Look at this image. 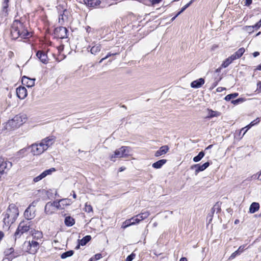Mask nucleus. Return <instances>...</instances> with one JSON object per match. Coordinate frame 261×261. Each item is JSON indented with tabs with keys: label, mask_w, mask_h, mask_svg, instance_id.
Segmentation results:
<instances>
[{
	"label": "nucleus",
	"mask_w": 261,
	"mask_h": 261,
	"mask_svg": "<svg viewBox=\"0 0 261 261\" xmlns=\"http://www.w3.org/2000/svg\"><path fill=\"white\" fill-rule=\"evenodd\" d=\"M11 34L14 39H16L19 37L21 38H29L31 36V33L27 30L23 24L18 20H15L13 22Z\"/></svg>",
	"instance_id": "nucleus-1"
},
{
	"label": "nucleus",
	"mask_w": 261,
	"mask_h": 261,
	"mask_svg": "<svg viewBox=\"0 0 261 261\" xmlns=\"http://www.w3.org/2000/svg\"><path fill=\"white\" fill-rule=\"evenodd\" d=\"M55 138L53 136L47 137L43 139L39 144L31 145V152L34 155H39L42 153L55 142Z\"/></svg>",
	"instance_id": "nucleus-2"
},
{
	"label": "nucleus",
	"mask_w": 261,
	"mask_h": 261,
	"mask_svg": "<svg viewBox=\"0 0 261 261\" xmlns=\"http://www.w3.org/2000/svg\"><path fill=\"white\" fill-rule=\"evenodd\" d=\"M27 119L25 114H20L17 115L6 123V129L11 130L19 127L26 121Z\"/></svg>",
	"instance_id": "nucleus-3"
},
{
	"label": "nucleus",
	"mask_w": 261,
	"mask_h": 261,
	"mask_svg": "<svg viewBox=\"0 0 261 261\" xmlns=\"http://www.w3.org/2000/svg\"><path fill=\"white\" fill-rule=\"evenodd\" d=\"M32 225V222L28 220H23L19 224L18 227L14 234V239L19 238L24 233L28 232Z\"/></svg>",
	"instance_id": "nucleus-4"
},
{
	"label": "nucleus",
	"mask_w": 261,
	"mask_h": 261,
	"mask_svg": "<svg viewBox=\"0 0 261 261\" xmlns=\"http://www.w3.org/2000/svg\"><path fill=\"white\" fill-rule=\"evenodd\" d=\"M18 214V210L15 206L10 205L7 210L4 220L5 222H9V221H11L13 222L17 218Z\"/></svg>",
	"instance_id": "nucleus-5"
},
{
	"label": "nucleus",
	"mask_w": 261,
	"mask_h": 261,
	"mask_svg": "<svg viewBox=\"0 0 261 261\" xmlns=\"http://www.w3.org/2000/svg\"><path fill=\"white\" fill-rule=\"evenodd\" d=\"M130 148L127 146H122L116 149L114 153L110 156V160L115 162V158H124L129 155Z\"/></svg>",
	"instance_id": "nucleus-6"
},
{
	"label": "nucleus",
	"mask_w": 261,
	"mask_h": 261,
	"mask_svg": "<svg viewBox=\"0 0 261 261\" xmlns=\"http://www.w3.org/2000/svg\"><path fill=\"white\" fill-rule=\"evenodd\" d=\"M12 166L11 162L7 161L6 159L0 155V178L2 175L8 172Z\"/></svg>",
	"instance_id": "nucleus-7"
},
{
	"label": "nucleus",
	"mask_w": 261,
	"mask_h": 261,
	"mask_svg": "<svg viewBox=\"0 0 261 261\" xmlns=\"http://www.w3.org/2000/svg\"><path fill=\"white\" fill-rule=\"evenodd\" d=\"M60 206L59 204L57 203V201L53 202H47L44 207V212L46 215L53 214L56 210H59Z\"/></svg>",
	"instance_id": "nucleus-8"
},
{
	"label": "nucleus",
	"mask_w": 261,
	"mask_h": 261,
	"mask_svg": "<svg viewBox=\"0 0 261 261\" xmlns=\"http://www.w3.org/2000/svg\"><path fill=\"white\" fill-rule=\"evenodd\" d=\"M62 10L59 12V22L61 24H63L65 22H67L70 16V12L66 9L62 8Z\"/></svg>",
	"instance_id": "nucleus-9"
},
{
	"label": "nucleus",
	"mask_w": 261,
	"mask_h": 261,
	"mask_svg": "<svg viewBox=\"0 0 261 261\" xmlns=\"http://www.w3.org/2000/svg\"><path fill=\"white\" fill-rule=\"evenodd\" d=\"M67 30L65 27H60L55 29V34L57 37L61 39L67 37Z\"/></svg>",
	"instance_id": "nucleus-10"
},
{
	"label": "nucleus",
	"mask_w": 261,
	"mask_h": 261,
	"mask_svg": "<svg viewBox=\"0 0 261 261\" xmlns=\"http://www.w3.org/2000/svg\"><path fill=\"white\" fill-rule=\"evenodd\" d=\"M56 171V170L55 168H51L49 169L46 170L39 175L35 177L33 179V181L34 182H38L39 181L41 180V179L45 177L47 175L51 174L53 172Z\"/></svg>",
	"instance_id": "nucleus-11"
},
{
	"label": "nucleus",
	"mask_w": 261,
	"mask_h": 261,
	"mask_svg": "<svg viewBox=\"0 0 261 261\" xmlns=\"http://www.w3.org/2000/svg\"><path fill=\"white\" fill-rule=\"evenodd\" d=\"M24 216L28 221L33 219L35 217V208H31V206H28L24 212Z\"/></svg>",
	"instance_id": "nucleus-12"
},
{
	"label": "nucleus",
	"mask_w": 261,
	"mask_h": 261,
	"mask_svg": "<svg viewBox=\"0 0 261 261\" xmlns=\"http://www.w3.org/2000/svg\"><path fill=\"white\" fill-rule=\"evenodd\" d=\"M17 97L20 99H23L27 96V89L24 87H19L16 89Z\"/></svg>",
	"instance_id": "nucleus-13"
},
{
	"label": "nucleus",
	"mask_w": 261,
	"mask_h": 261,
	"mask_svg": "<svg viewBox=\"0 0 261 261\" xmlns=\"http://www.w3.org/2000/svg\"><path fill=\"white\" fill-rule=\"evenodd\" d=\"M210 165L209 162H206L202 165L196 164L191 167V169L196 168L195 173L197 174L198 172L204 170Z\"/></svg>",
	"instance_id": "nucleus-14"
},
{
	"label": "nucleus",
	"mask_w": 261,
	"mask_h": 261,
	"mask_svg": "<svg viewBox=\"0 0 261 261\" xmlns=\"http://www.w3.org/2000/svg\"><path fill=\"white\" fill-rule=\"evenodd\" d=\"M35 79H30L25 76H23L22 78V83L23 85L28 87H32L35 85Z\"/></svg>",
	"instance_id": "nucleus-15"
},
{
	"label": "nucleus",
	"mask_w": 261,
	"mask_h": 261,
	"mask_svg": "<svg viewBox=\"0 0 261 261\" xmlns=\"http://www.w3.org/2000/svg\"><path fill=\"white\" fill-rule=\"evenodd\" d=\"M57 204H59L60 207L59 210H62L64 208L65 206H67L70 205L72 201L71 200V199L68 198H64L62 199H60L58 201H57Z\"/></svg>",
	"instance_id": "nucleus-16"
},
{
	"label": "nucleus",
	"mask_w": 261,
	"mask_h": 261,
	"mask_svg": "<svg viewBox=\"0 0 261 261\" xmlns=\"http://www.w3.org/2000/svg\"><path fill=\"white\" fill-rule=\"evenodd\" d=\"M169 148L167 145H164L160 148L159 150H158L155 154L154 155L156 157H159L161 155L165 154L169 150Z\"/></svg>",
	"instance_id": "nucleus-17"
},
{
	"label": "nucleus",
	"mask_w": 261,
	"mask_h": 261,
	"mask_svg": "<svg viewBox=\"0 0 261 261\" xmlns=\"http://www.w3.org/2000/svg\"><path fill=\"white\" fill-rule=\"evenodd\" d=\"M36 56L43 63L47 64L48 63V58L44 52L39 50L37 53Z\"/></svg>",
	"instance_id": "nucleus-18"
},
{
	"label": "nucleus",
	"mask_w": 261,
	"mask_h": 261,
	"mask_svg": "<svg viewBox=\"0 0 261 261\" xmlns=\"http://www.w3.org/2000/svg\"><path fill=\"white\" fill-rule=\"evenodd\" d=\"M245 247L246 245H245L240 246L237 250L231 254L229 257V259L232 260L237 256L240 255L245 250Z\"/></svg>",
	"instance_id": "nucleus-19"
},
{
	"label": "nucleus",
	"mask_w": 261,
	"mask_h": 261,
	"mask_svg": "<svg viewBox=\"0 0 261 261\" xmlns=\"http://www.w3.org/2000/svg\"><path fill=\"white\" fill-rule=\"evenodd\" d=\"M204 84V80L203 78H200L197 80L193 81L191 83V87L193 88H198L201 87Z\"/></svg>",
	"instance_id": "nucleus-20"
},
{
	"label": "nucleus",
	"mask_w": 261,
	"mask_h": 261,
	"mask_svg": "<svg viewBox=\"0 0 261 261\" xmlns=\"http://www.w3.org/2000/svg\"><path fill=\"white\" fill-rule=\"evenodd\" d=\"M84 3L89 7H96L100 4L99 0H84Z\"/></svg>",
	"instance_id": "nucleus-21"
},
{
	"label": "nucleus",
	"mask_w": 261,
	"mask_h": 261,
	"mask_svg": "<svg viewBox=\"0 0 261 261\" xmlns=\"http://www.w3.org/2000/svg\"><path fill=\"white\" fill-rule=\"evenodd\" d=\"M245 51V49L244 47H241L236 52H235L233 55L231 56L233 59L234 60L239 59L242 57Z\"/></svg>",
	"instance_id": "nucleus-22"
},
{
	"label": "nucleus",
	"mask_w": 261,
	"mask_h": 261,
	"mask_svg": "<svg viewBox=\"0 0 261 261\" xmlns=\"http://www.w3.org/2000/svg\"><path fill=\"white\" fill-rule=\"evenodd\" d=\"M32 248V254H35L39 248V243L35 241H29Z\"/></svg>",
	"instance_id": "nucleus-23"
},
{
	"label": "nucleus",
	"mask_w": 261,
	"mask_h": 261,
	"mask_svg": "<svg viewBox=\"0 0 261 261\" xmlns=\"http://www.w3.org/2000/svg\"><path fill=\"white\" fill-rule=\"evenodd\" d=\"M207 116L206 118H212L215 117H219L221 115V113L217 111H213L211 109H207Z\"/></svg>",
	"instance_id": "nucleus-24"
},
{
	"label": "nucleus",
	"mask_w": 261,
	"mask_h": 261,
	"mask_svg": "<svg viewBox=\"0 0 261 261\" xmlns=\"http://www.w3.org/2000/svg\"><path fill=\"white\" fill-rule=\"evenodd\" d=\"M167 162V160L165 159L160 160L152 164V167L155 169H159L161 168V167L164 165Z\"/></svg>",
	"instance_id": "nucleus-25"
},
{
	"label": "nucleus",
	"mask_w": 261,
	"mask_h": 261,
	"mask_svg": "<svg viewBox=\"0 0 261 261\" xmlns=\"http://www.w3.org/2000/svg\"><path fill=\"white\" fill-rule=\"evenodd\" d=\"M259 208V204L257 202H253L249 208V212L251 213H254Z\"/></svg>",
	"instance_id": "nucleus-26"
},
{
	"label": "nucleus",
	"mask_w": 261,
	"mask_h": 261,
	"mask_svg": "<svg viewBox=\"0 0 261 261\" xmlns=\"http://www.w3.org/2000/svg\"><path fill=\"white\" fill-rule=\"evenodd\" d=\"M64 222L66 226H71L75 223V221L73 218L68 216L65 218Z\"/></svg>",
	"instance_id": "nucleus-27"
},
{
	"label": "nucleus",
	"mask_w": 261,
	"mask_h": 261,
	"mask_svg": "<svg viewBox=\"0 0 261 261\" xmlns=\"http://www.w3.org/2000/svg\"><path fill=\"white\" fill-rule=\"evenodd\" d=\"M234 61L233 59L231 56H230L228 58H227L225 61H223L221 65V67L226 68L228 66L231 62Z\"/></svg>",
	"instance_id": "nucleus-28"
},
{
	"label": "nucleus",
	"mask_w": 261,
	"mask_h": 261,
	"mask_svg": "<svg viewBox=\"0 0 261 261\" xmlns=\"http://www.w3.org/2000/svg\"><path fill=\"white\" fill-rule=\"evenodd\" d=\"M101 49V46L100 44H96L95 45L92 47L90 51L91 54L95 55L97 53L99 52Z\"/></svg>",
	"instance_id": "nucleus-29"
},
{
	"label": "nucleus",
	"mask_w": 261,
	"mask_h": 261,
	"mask_svg": "<svg viewBox=\"0 0 261 261\" xmlns=\"http://www.w3.org/2000/svg\"><path fill=\"white\" fill-rule=\"evenodd\" d=\"M91 237L90 236H86L84 237L82 239L80 240L79 244L82 246L85 245L90 240H91Z\"/></svg>",
	"instance_id": "nucleus-30"
},
{
	"label": "nucleus",
	"mask_w": 261,
	"mask_h": 261,
	"mask_svg": "<svg viewBox=\"0 0 261 261\" xmlns=\"http://www.w3.org/2000/svg\"><path fill=\"white\" fill-rule=\"evenodd\" d=\"M73 251L72 250H69L67 252H65L63 253H62L61 255V257L62 259L66 258L68 257L71 256L73 254Z\"/></svg>",
	"instance_id": "nucleus-31"
},
{
	"label": "nucleus",
	"mask_w": 261,
	"mask_h": 261,
	"mask_svg": "<svg viewBox=\"0 0 261 261\" xmlns=\"http://www.w3.org/2000/svg\"><path fill=\"white\" fill-rule=\"evenodd\" d=\"M204 156V153L203 151H200L197 156L193 158V161L195 162H198L200 161Z\"/></svg>",
	"instance_id": "nucleus-32"
},
{
	"label": "nucleus",
	"mask_w": 261,
	"mask_h": 261,
	"mask_svg": "<svg viewBox=\"0 0 261 261\" xmlns=\"http://www.w3.org/2000/svg\"><path fill=\"white\" fill-rule=\"evenodd\" d=\"M259 122V120H258V119H256L255 120H254L252 121L249 125H247L246 127H247V129L245 130V132L243 133V134L242 135V136H243L245 133L247 132V130L250 128L252 126L255 125V124Z\"/></svg>",
	"instance_id": "nucleus-33"
},
{
	"label": "nucleus",
	"mask_w": 261,
	"mask_h": 261,
	"mask_svg": "<svg viewBox=\"0 0 261 261\" xmlns=\"http://www.w3.org/2000/svg\"><path fill=\"white\" fill-rule=\"evenodd\" d=\"M238 95H239V94L238 93H234L228 94L225 96V99L226 101H229L231 99L236 98L238 96Z\"/></svg>",
	"instance_id": "nucleus-34"
},
{
	"label": "nucleus",
	"mask_w": 261,
	"mask_h": 261,
	"mask_svg": "<svg viewBox=\"0 0 261 261\" xmlns=\"http://www.w3.org/2000/svg\"><path fill=\"white\" fill-rule=\"evenodd\" d=\"M132 223L131 222V220H130V219H127L123 222L122 225V228L125 229L130 225H132Z\"/></svg>",
	"instance_id": "nucleus-35"
},
{
	"label": "nucleus",
	"mask_w": 261,
	"mask_h": 261,
	"mask_svg": "<svg viewBox=\"0 0 261 261\" xmlns=\"http://www.w3.org/2000/svg\"><path fill=\"white\" fill-rule=\"evenodd\" d=\"M30 246H31V245H30L29 241L28 242H25L24 243V247H26V249H25L26 251L30 254H32V252H31L32 248Z\"/></svg>",
	"instance_id": "nucleus-36"
},
{
	"label": "nucleus",
	"mask_w": 261,
	"mask_h": 261,
	"mask_svg": "<svg viewBox=\"0 0 261 261\" xmlns=\"http://www.w3.org/2000/svg\"><path fill=\"white\" fill-rule=\"evenodd\" d=\"M85 211L87 213H90L93 212V208L92 206L88 204L87 202L86 203L85 208H84Z\"/></svg>",
	"instance_id": "nucleus-37"
},
{
	"label": "nucleus",
	"mask_w": 261,
	"mask_h": 261,
	"mask_svg": "<svg viewBox=\"0 0 261 261\" xmlns=\"http://www.w3.org/2000/svg\"><path fill=\"white\" fill-rule=\"evenodd\" d=\"M245 28V30L249 33L253 32L254 31V29H255L254 25L252 26H246Z\"/></svg>",
	"instance_id": "nucleus-38"
},
{
	"label": "nucleus",
	"mask_w": 261,
	"mask_h": 261,
	"mask_svg": "<svg viewBox=\"0 0 261 261\" xmlns=\"http://www.w3.org/2000/svg\"><path fill=\"white\" fill-rule=\"evenodd\" d=\"M244 101V98H238L236 100H233L231 101V103H233V105H238V103H240V102H242Z\"/></svg>",
	"instance_id": "nucleus-39"
},
{
	"label": "nucleus",
	"mask_w": 261,
	"mask_h": 261,
	"mask_svg": "<svg viewBox=\"0 0 261 261\" xmlns=\"http://www.w3.org/2000/svg\"><path fill=\"white\" fill-rule=\"evenodd\" d=\"M143 219L147 218L149 216V212L148 211H144L140 213Z\"/></svg>",
	"instance_id": "nucleus-40"
},
{
	"label": "nucleus",
	"mask_w": 261,
	"mask_h": 261,
	"mask_svg": "<svg viewBox=\"0 0 261 261\" xmlns=\"http://www.w3.org/2000/svg\"><path fill=\"white\" fill-rule=\"evenodd\" d=\"M130 220H131V222L132 223V225L139 223V221H138V220H137V218L136 217V216L132 217V218L130 219Z\"/></svg>",
	"instance_id": "nucleus-41"
},
{
	"label": "nucleus",
	"mask_w": 261,
	"mask_h": 261,
	"mask_svg": "<svg viewBox=\"0 0 261 261\" xmlns=\"http://www.w3.org/2000/svg\"><path fill=\"white\" fill-rule=\"evenodd\" d=\"M135 257V254L134 253H132L130 255H128L126 259V261H132Z\"/></svg>",
	"instance_id": "nucleus-42"
},
{
	"label": "nucleus",
	"mask_w": 261,
	"mask_h": 261,
	"mask_svg": "<svg viewBox=\"0 0 261 261\" xmlns=\"http://www.w3.org/2000/svg\"><path fill=\"white\" fill-rule=\"evenodd\" d=\"M162 0H151L150 5L154 6L159 4Z\"/></svg>",
	"instance_id": "nucleus-43"
},
{
	"label": "nucleus",
	"mask_w": 261,
	"mask_h": 261,
	"mask_svg": "<svg viewBox=\"0 0 261 261\" xmlns=\"http://www.w3.org/2000/svg\"><path fill=\"white\" fill-rule=\"evenodd\" d=\"M136 217L137 218V220L139 221V223L144 220L141 214L136 215Z\"/></svg>",
	"instance_id": "nucleus-44"
},
{
	"label": "nucleus",
	"mask_w": 261,
	"mask_h": 261,
	"mask_svg": "<svg viewBox=\"0 0 261 261\" xmlns=\"http://www.w3.org/2000/svg\"><path fill=\"white\" fill-rule=\"evenodd\" d=\"M252 3V0H244V4L245 6H249Z\"/></svg>",
	"instance_id": "nucleus-45"
},
{
	"label": "nucleus",
	"mask_w": 261,
	"mask_h": 261,
	"mask_svg": "<svg viewBox=\"0 0 261 261\" xmlns=\"http://www.w3.org/2000/svg\"><path fill=\"white\" fill-rule=\"evenodd\" d=\"M261 26V19L259 20V21L256 23L255 25H254V27L255 28V29H259Z\"/></svg>",
	"instance_id": "nucleus-46"
},
{
	"label": "nucleus",
	"mask_w": 261,
	"mask_h": 261,
	"mask_svg": "<svg viewBox=\"0 0 261 261\" xmlns=\"http://www.w3.org/2000/svg\"><path fill=\"white\" fill-rule=\"evenodd\" d=\"M102 256L101 254L100 253H97L95 255L94 258L95 260L99 259L100 258H101Z\"/></svg>",
	"instance_id": "nucleus-47"
},
{
	"label": "nucleus",
	"mask_w": 261,
	"mask_h": 261,
	"mask_svg": "<svg viewBox=\"0 0 261 261\" xmlns=\"http://www.w3.org/2000/svg\"><path fill=\"white\" fill-rule=\"evenodd\" d=\"M151 0H143V4L147 6H150Z\"/></svg>",
	"instance_id": "nucleus-48"
},
{
	"label": "nucleus",
	"mask_w": 261,
	"mask_h": 261,
	"mask_svg": "<svg viewBox=\"0 0 261 261\" xmlns=\"http://www.w3.org/2000/svg\"><path fill=\"white\" fill-rule=\"evenodd\" d=\"M37 204V202L33 201L29 206H31V208H35Z\"/></svg>",
	"instance_id": "nucleus-49"
},
{
	"label": "nucleus",
	"mask_w": 261,
	"mask_h": 261,
	"mask_svg": "<svg viewBox=\"0 0 261 261\" xmlns=\"http://www.w3.org/2000/svg\"><path fill=\"white\" fill-rule=\"evenodd\" d=\"M8 7V4H6V3L4 4V3H3V11H6V12H7V10H5V9H7Z\"/></svg>",
	"instance_id": "nucleus-50"
},
{
	"label": "nucleus",
	"mask_w": 261,
	"mask_h": 261,
	"mask_svg": "<svg viewBox=\"0 0 261 261\" xmlns=\"http://www.w3.org/2000/svg\"><path fill=\"white\" fill-rule=\"evenodd\" d=\"M118 54L117 53H113V54H111L110 53H108V55L105 57V59H108L109 57H111V56H114V55H117Z\"/></svg>",
	"instance_id": "nucleus-51"
},
{
	"label": "nucleus",
	"mask_w": 261,
	"mask_h": 261,
	"mask_svg": "<svg viewBox=\"0 0 261 261\" xmlns=\"http://www.w3.org/2000/svg\"><path fill=\"white\" fill-rule=\"evenodd\" d=\"M225 89V88L219 87L217 88V91L218 92H221L223 91Z\"/></svg>",
	"instance_id": "nucleus-52"
},
{
	"label": "nucleus",
	"mask_w": 261,
	"mask_h": 261,
	"mask_svg": "<svg viewBox=\"0 0 261 261\" xmlns=\"http://www.w3.org/2000/svg\"><path fill=\"white\" fill-rule=\"evenodd\" d=\"M194 0H191L189 3H188L187 4H186L184 7L185 8V9H186L188 7H189L190 5L192 3V2L194 1Z\"/></svg>",
	"instance_id": "nucleus-53"
},
{
	"label": "nucleus",
	"mask_w": 261,
	"mask_h": 261,
	"mask_svg": "<svg viewBox=\"0 0 261 261\" xmlns=\"http://www.w3.org/2000/svg\"><path fill=\"white\" fill-rule=\"evenodd\" d=\"M194 0H191L189 3H188L187 4H186L184 7L185 8V9H186L188 7H189L190 5L192 3V2L194 1Z\"/></svg>",
	"instance_id": "nucleus-54"
},
{
	"label": "nucleus",
	"mask_w": 261,
	"mask_h": 261,
	"mask_svg": "<svg viewBox=\"0 0 261 261\" xmlns=\"http://www.w3.org/2000/svg\"><path fill=\"white\" fill-rule=\"evenodd\" d=\"M194 0H191L189 3H188L187 4H186L184 7L185 8V9H186L188 7H189L190 5L192 3V2L194 1Z\"/></svg>",
	"instance_id": "nucleus-55"
},
{
	"label": "nucleus",
	"mask_w": 261,
	"mask_h": 261,
	"mask_svg": "<svg viewBox=\"0 0 261 261\" xmlns=\"http://www.w3.org/2000/svg\"><path fill=\"white\" fill-rule=\"evenodd\" d=\"M25 150L24 149H23L20 150L19 151H18L17 152V154H21L24 153L25 152Z\"/></svg>",
	"instance_id": "nucleus-56"
},
{
	"label": "nucleus",
	"mask_w": 261,
	"mask_h": 261,
	"mask_svg": "<svg viewBox=\"0 0 261 261\" xmlns=\"http://www.w3.org/2000/svg\"><path fill=\"white\" fill-rule=\"evenodd\" d=\"M4 236V233L3 231H0V241L2 240Z\"/></svg>",
	"instance_id": "nucleus-57"
},
{
	"label": "nucleus",
	"mask_w": 261,
	"mask_h": 261,
	"mask_svg": "<svg viewBox=\"0 0 261 261\" xmlns=\"http://www.w3.org/2000/svg\"><path fill=\"white\" fill-rule=\"evenodd\" d=\"M259 55V53L258 51H255L253 53V56L254 57H256Z\"/></svg>",
	"instance_id": "nucleus-58"
},
{
	"label": "nucleus",
	"mask_w": 261,
	"mask_h": 261,
	"mask_svg": "<svg viewBox=\"0 0 261 261\" xmlns=\"http://www.w3.org/2000/svg\"><path fill=\"white\" fill-rule=\"evenodd\" d=\"M36 234H37V237L38 238H41L42 236V233L41 232L37 231Z\"/></svg>",
	"instance_id": "nucleus-59"
},
{
	"label": "nucleus",
	"mask_w": 261,
	"mask_h": 261,
	"mask_svg": "<svg viewBox=\"0 0 261 261\" xmlns=\"http://www.w3.org/2000/svg\"><path fill=\"white\" fill-rule=\"evenodd\" d=\"M14 54H13V53L12 51H10L9 53H8V56L10 57V58H12Z\"/></svg>",
	"instance_id": "nucleus-60"
},
{
	"label": "nucleus",
	"mask_w": 261,
	"mask_h": 261,
	"mask_svg": "<svg viewBox=\"0 0 261 261\" xmlns=\"http://www.w3.org/2000/svg\"><path fill=\"white\" fill-rule=\"evenodd\" d=\"M185 8L184 7L181 8V10L177 13V15H179L180 13H181L182 12H184L185 10Z\"/></svg>",
	"instance_id": "nucleus-61"
},
{
	"label": "nucleus",
	"mask_w": 261,
	"mask_h": 261,
	"mask_svg": "<svg viewBox=\"0 0 261 261\" xmlns=\"http://www.w3.org/2000/svg\"><path fill=\"white\" fill-rule=\"evenodd\" d=\"M256 70H261V64L256 67Z\"/></svg>",
	"instance_id": "nucleus-62"
},
{
	"label": "nucleus",
	"mask_w": 261,
	"mask_h": 261,
	"mask_svg": "<svg viewBox=\"0 0 261 261\" xmlns=\"http://www.w3.org/2000/svg\"><path fill=\"white\" fill-rule=\"evenodd\" d=\"M179 261H188L187 258L186 257H181Z\"/></svg>",
	"instance_id": "nucleus-63"
},
{
	"label": "nucleus",
	"mask_w": 261,
	"mask_h": 261,
	"mask_svg": "<svg viewBox=\"0 0 261 261\" xmlns=\"http://www.w3.org/2000/svg\"><path fill=\"white\" fill-rule=\"evenodd\" d=\"M257 87L259 88V89H261V82L259 81L257 83Z\"/></svg>",
	"instance_id": "nucleus-64"
}]
</instances>
